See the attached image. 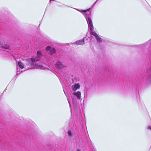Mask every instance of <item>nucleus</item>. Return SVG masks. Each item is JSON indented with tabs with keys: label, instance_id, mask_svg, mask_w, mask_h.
Instances as JSON below:
<instances>
[{
	"label": "nucleus",
	"instance_id": "f257e3e1",
	"mask_svg": "<svg viewBox=\"0 0 151 151\" xmlns=\"http://www.w3.org/2000/svg\"><path fill=\"white\" fill-rule=\"evenodd\" d=\"M41 57V52L40 51H38L37 52L36 56L33 57L32 58L28 59L27 60V64L29 66V68L40 69L42 68L43 67L42 64L40 63H37V62L40 60Z\"/></svg>",
	"mask_w": 151,
	"mask_h": 151
},
{
	"label": "nucleus",
	"instance_id": "f03ea898",
	"mask_svg": "<svg viewBox=\"0 0 151 151\" xmlns=\"http://www.w3.org/2000/svg\"><path fill=\"white\" fill-rule=\"evenodd\" d=\"M98 1H96L92 5L91 7L88 9L86 10H80L78 9H75L77 11L82 13L85 17L87 22L88 27L91 30L93 28V22L91 19L90 18L91 15V12H89V10L92 9L95 4Z\"/></svg>",
	"mask_w": 151,
	"mask_h": 151
},
{
	"label": "nucleus",
	"instance_id": "7ed1b4c3",
	"mask_svg": "<svg viewBox=\"0 0 151 151\" xmlns=\"http://www.w3.org/2000/svg\"><path fill=\"white\" fill-rule=\"evenodd\" d=\"M91 34L94 36L96 38V40L98 42H101L102 41L101 39L97 35L93 30V28H92L91 30L90 29Z\"/></svg>",
	"mask_w": 151,
	"mask_h": 151
},
{
	"label": "nucleus",
	"instance_id": "20e7f679",
	"mask_svg": "<svg viewBox=\"0 0 151 151\" xmlns=\"http://www.w3.org/2000/svg\"><path fill=\"white\" fill-rule=\"evenodd\" d=\"M147 80L150 82H151V67L147 71Z\"/></svg>",
	"mask_w": 151,
	"mask_h": 151
},
{
	"label": "nucleus",
	"instance_id": "39448f33",
	"mask_svg": "<svg viewBox=\"0 0 151 151\" xmlns=\"http://www.w3.org/2000/svg\"><path fill=\"white\" fill-rule=\"evenodd\" d=\"M56 66L58 68L60 69L64 68L65 67V66L60 61H58L56 63Z\"/></svg>",
	"mask_w": 151,
	"mask_h": 151
},
{
	"label": "nucleus",
	"instance_id": "423d86ee",
	"mask_svg": "<svg viewBox=\"0 0 151 151\" xmlns=\"http://www.w3.org/2000/svg\"><path fill=\"white\" fill-rule=\"evenodd\" d=\"M80 87V86L78 83L72 85L71 87L73 91H75L77 89H78Z\"/></svg>",
	"mask_w": 151,
	"mask_h": 151
},
{
	"label": "nucleus",
	"instance_id": "0eeeda50",
	"mask_svg": "<svg viewBox=\"0 0 151 151\" xmlns=\"http://www.w3.org/2000/svg\"><path fill=\"white\" fill-rule=\"evenodd\" d=\"M81 93L79 91L74 93V95L77 97L78 99H80L81 97Z\"/></svg>",
	"mask_w": 151,
	"mask_h": 151
},
{
	"label": "nucleus",
	"instance_id": "6e6552de",
	"mask_svg": "<svg viewBox=\"0 0 151 151\" xmlns=\"http://www.w3.org/2000/svg\"><path fill=\"white\" fill-rule=\"evenodd\" d=\"M84 43V41L83 40H78L76 42V44L78 45H83Z\"/></svg>",
	"mask_w": 151,
	"mask_h": 151
},
{
	"label": "nucleus",
	"instance_id": "1a4fd4ad",
	"mask_svg": "<svg viewBox=\"0 0 151 151\" xmlns=\"http://www.w3.org/2000/svg\"><path fill=\"white\" fill-rule=\"evenodd\" d=\"M14 58L15 59L16 63H17V70H18V67H19V61L18 60V58H17L15 56H13Z\"/></svg>",
	"mask_w": 151,
	"mask_h": 151
},
{
	"label": "nucleus",
	"instance_id": "9d476101",
	"mask_svg": "<svg viewBox=\"0 0 151 151\" xmlns=\"http://www.w3.org/2000/svg\"><path fill=\"white\" fill-rule=\"evenodd\" d=\"M68 134L70 137H71L73 136L74 134L73 132H71L69 130L68 131Z\"/></svg>",
	"mask_w": 151,
	"mask_h": 151
},
{
	"label": "nucleus",
	"instance_id": "9b49d317",
	"mask_svg": "<svg viewBox=\"0 0 151 151\" xmlns=\"http://www.w3.org/2000/svg\"><path fill=\"white\" fill-rule=\"evenodd\" d=\"M55 50L54 48H52L50 51L49 53L50 55H52V54L55 53Z\"/></svg>",
	"mask_w": 151,
	"mask_h": 151
},
{
	"label": "nucleus",
	"instance_id": "f8f14e48",
	"mask_svg": "<svg viewBox=\"0 0 151 151\" xmlns=\"http://www.w3.org/2000/svg\"><path fill=\"white\" fill-rule=\"evenodd\" d=\"M52 49L51 47L50 46H47V47L46 48V50L47 51H50Z\"/></svg>",
	"mask_w": 151,
	"mask_h": 151
},
{
	"label": "nucleus",
	"instance_id": "ddd939ff",
	"mask_svg": "<svg viewBox=\"0 0 151 151\" xmlns=\"http://www.w3.org/2000/svg\"><path fill=\"white\" fill-rule=\"evenodd\" d=\"M24 68L23 64L21 62H19V68Z\"/></svg>",
	"mask_w": 151,
	"mask_h": 151
},
{
	"label": "nucleus",
	"instance_id": "4468645a",
	"mask_svg": "<svg viewBox=\"0 0 151 151\" xmlns=\"http://www.w3.org/2000/svg\"><path fill=\"white\" fill-rule=\"evenodd\" d=\"M148 129L151 130V126H149L148 127Z\"/></svg>",
	"mask_w": 151,
	"mask_h": 151
},
{
	"label": "nucleus",
	"instance_id": "2eb2a0df",
	"mask_svg": "<svg viewBox=\"0 0 151 151\" xmlns=\"http://www.w3.org/2000/svg\"><path fill=\"white\" fill-rule=\"evenodd\" d=\"M3 46L1 44V42H0V47H2Z\"/></svg>",
	"mask_w": 151,
	"mask_h": 151
},
{
	"label": "nucleus",
	"instance_id": "dca6fc26",
	"mask_svg": "<svg viewBox=\"0 0 151 151\" xmlns=\"http://www.w3.org/2000/svg\"><path fill=\"white\" fill-rule=\"evenodd\" d=\"M68 102L69 104V106H70V108H71V105H70V102H69V100H68Z\"/></svg>",
	"mask_w": 151,
	"mask_h": 151
},
{
	"label": "nucleus",
	"instance_id": "f3484780",
	"mask_svg": "<svg viewBox=\"0 0 151 151\" xmlns=\"http://www.w3.org/2000/svg\"><path fill=\"white\" fill-rule=\"evenodd\" d=\"M72 101H73V104H74V100H73V99L72 100Z\"/></svg>",
	"mask_w": 151,
	"mask_h": 151
},
{
	"label": "nucleus",
	"instance_id": "a211bd4d",
	"mask_svg": "<svg viewBox=\"0 0 151 151\" xmlns=\"http://www.w3.org/2000/svg\"><path fill=\"white\" fill-rule=\"evenodd\" d=\"M76 151H81L80 150H77Z\"/></svg>",
	"mask_w": 151,
	"mask_h": 151
},
{
	"label": "nucleus",
	"instance_id": "6ab92c4d",
	"mask_svg": "<svg viewBox=\"0 0 151 151\" xmlns=\"http://www.w3.org/2000/svg\"><path fill=\"white\" fill-rule=\"evenodd\" d=\"M51 1L50 0V1H49V3H50V4L51 3Z\"/></svg>",
	"mask_w": 151,
	"mask_h": 151
},
{
	"label": "nucleus",
	"instance_id": "aec40b11",
	"mask_svg": "<svg viewBox=\"0 0 151 151\" xmlns=\"http://www.w3.org/2000/svg\"><path fill=\"white\" fill-rule=\"evenodd\" d=\"M18 71H17V74H18Z\"/></svg>",
	"mask_w": 151,
	"mask_h": 151
},
{
	"label": "nucleus",
	"instance_id": "412c9836",
	"mask_svg": "<svg viewBox=\"0 0 151 151\" xmlns=\"http://www.w3.org/2000/svg\"><path fill=\"white\" fill-rule=\"evenodd\" d=\"M16 58H18V57H17V58L16 57Z\"/></svg>",
	"mask_w": 151,
	"mask_h": 151
}]
</instances>
